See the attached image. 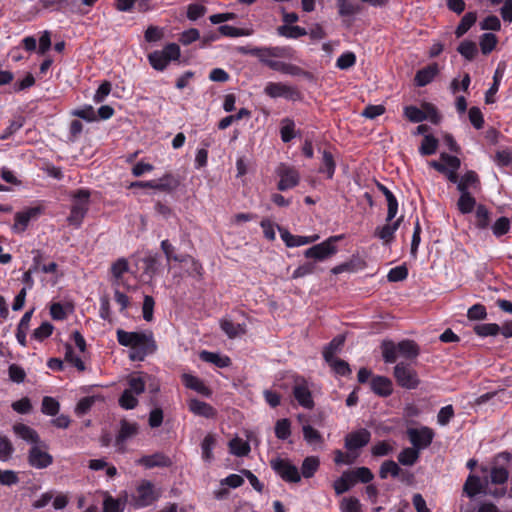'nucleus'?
Listing matches in <instances>:
<instances>
[{
  "label": "nucleus",
  "mask_w": 512,
  "mask_h": 512,
  "mask_svg": "<svg viewBox=\"0 0 512 512\" xmlns=\"http://www.w3.org/2000/svg\"><path fill=\"white\" fill-rule=\"evenodd\" d=\"M200 357L203 361L213 363L217 367L223 368L230 365V359L226 356H221L217 353L203 351L200 354Z\"/></svg>",
  "instance_id": "473e14b6"
},
{
  "label": "nucleus",
  "mask_w": 512,
  "mask_h": 512,
  "mask_svg": "<svg viewBox=\"0 0 512 512\" xmlns=\"http://www.w3.org/2000/svg\"><path fill=\"white\" fill-rule=\"evenodd\" d=\"M438 73L437 64L429 65L416 73L415 82L417 86L423 87L429 84Z\"/></svg>",
  "instance_id": "a878e982"
},
{
  "label": "nucleus",
  "mask_w": 512,
  "mask_h": 512,
  "mask_svg": "<svg viewBox=\"0 0 512 512\" xmlns=\"http://www.w3.org/2000/svg\"><path fill=\"white\" fill-rule=\"evenodd\" d=\"M278 33L287 38H298L308 34V32L300 26L288 25L278 27Z\"/></svg>",
  "instance_id": "49530a36"
},
{
  "label": "nucleus",
  "mask_w": 512,
  "mask_h": 512,
  "mask_svg": "<svg viewBox=\"0 0 512 512\" xmlns=\"http://www.w3.org/2000/svg\"><path fill=\"white\" fill-rule=\"evenodd\" d=\"M497 44V37L493 33H484L480 39V47L483 54H489Z\"/></svg>",
  "instance_id": "5fc2aeb1"
},
{
  "label": "nucleus",
  "mask_w": 512,
  "mask_h": 512,
  "mask_svg": "<svg viewBox=\"0 0 512 512\" xmlns=\"http://www.w3.org/2000/svg\"><path fill=\"white\" fill-rule=\"evenodd\" d=\"M229 446L231 453L236 456H246L250 451L249 444L240 438L232 439Z\"/></svg>",
  "instance_id": "de8ad7c7"
},
{
  "label": "nucleus",
  "mask_w": 512,
  "mask_h": 512,
  "mask_svg": "<svg viewBox=\"0 0 512 512\" xmlns=\"http://www.w3.org/2000/svg\"><path fill=\"white\" fill-rule=\"evenodd\" d=\"M476 19L477 15L475 12L466 13L455 30L456 36L458 38L463 36L474 25Z\"/></svg>",
  "instance_id": "2f4dec72"
},
{
  "label": "nucleus",
  "mask_w": 512,
  "mask_h": 512,
  "mask_svg": "<svg viewBox=\"0 0 512 512\" xmlns=\"http://www.w3.org/2000/svg\"><path fill=\"white\" fill-rule=\"evenodd\" d=\"M125 503V500L115 499L111 495H106L103 502V512H122Z\"/></svg>",
  "instance_id": "58836bf2"
},
{
  "label": "nucleus",
  "mask_w": 512,
  "mask_h": 512,
  "mask_svg": "<svg viewBox=\"0 0 512 512\" xmlns=\"http://www.w3.org/2000/svg\"><path fill=\"white\" fill-rule=\"evenodd\" d=\"M33 312H34V309H31V310L25 312L18 324V327H17L16 338H17L18 343L23 347H25L27 345L26 333L29 329V325H30V321H31Z\"/></svg>",
  "instance_id": "393cba45"
},
{
  "label": "nucleus",
  "mask_w": 512,
  "mask_h": 512,
  "mask_svg": "<svg viewBox=\"0 0 512 512\" xmlns=\"http://www.w3.org/2000/svg\"><path fill=\"white\" fill-rule=\"evenodd\" d=\"M487 484V480L482 481L480 477L470 474L464 483L463 491L468 497L473 498L480 493L486 494Z\"/></svg>",
  "instance_id": "dca6fc26"
},
{
  "label": "nucleus",
  "mask_w": 512,
  "mask_h": 512,
  "mask_svg": "<svg viewBox=\"0 0 512 512\" xmlns=\"http://www.w3.org/2000/svg\"><path fill=\"white\" fill-rule=\"evenodd\" d=\"M54 330V326L49 322H43L33 331L32 337L37 341H43L48 338Z\"/></svg>",
  "instance_id": "bf43d9fd"
},
{
  "label": "nucleus",
  "mask_w": 512,
  "mask_h": 512,
  "mask_svg": "<svg viewBox=\"0 0 512 512\" xmlns=\"http://www.w3.org/2000/svg\"><path fill=\"white\" fill-rule=\"evenodd\" d=\"M404 115L408 118L409 121L413 123H420L426 120V116L423 114L422 107L418 108L416 106H407L404 108Z\"/></svg>",
  "instance_id": "6e6d98bb"
},
{
  "label": "nucleus",
  "mask_w": 512,
  "mask_h": 512,
  "mask_svg": "<svg viewBox=\"0 0 512 512\" xmlns=\"http://www.w3.org/2000/svg\"><path fill=\"white\" fill-rule=\"evenodd\" d=\"M138 433V425L136 423H130L126 420L121 422L119 434L117 436L118 442H123L128 438L135 436Z\"/></svg>",
  "instance_id": "f704fd0d"
},
{
  "label": "nucleus",
  "mask_w": 512,
  "mask_h": 512,
  "mask_svg": "<svg viewBox=\"0 0 512 512\" xmlns=\"http://www.w3.org/2000/svg\"><path fill=\"white\" fill-rule=\"evenodd\" d=\"M90 192L80 189L74 195V203L67 221L70 225L79 227L88 211Z\"/></svg>",
  "instance_id": "7ed1b4c3"
},
{
  "label": "nucleus",
  "mask_w": 512,
  "mask_h": 512,
  "mask_svg": "<svg viewBox=\"0 0 512 512\" xmlns=\"http://www.w3.org/2000/svg\"><path fill=\"white\" fill-rule=\"evenodd\" d=\"M144 263V273L148 274L150 277H153L158 270L159 266V257L157 254H149L143 259Z\"/></svg>",
  "instance_id": "8fccbe9b"
},
{
  "label": "nucleus",
  "mask_w": 512,
  "mask_h": 512,
  "mask_svg": "<svg viewBox=\"0 0 512 512\" xmlns=\"http://www.w3.org/2000/svg\"><path fill=\"white\" fill-rule=\"evenodd\" d=\"M510 229V220L507 217H500L492 226L493 234L500 237L506 234Z\"/></svg>",
  "instance_id": "69168bd1"
},
{
  "label": "nucleus",
  "mask_w": 512,
  "mask_h": 512,
  "mask_svg": "<svg viewBox=\"0 0 512 512\" xmlns=\"http://www.w3.org/2000/svg\"><path fill=\"white\" fill-rule=\"evenodd\" d=\"M320 466V460L316 456H309L303 460L301 466V475L304 478H311Z\"/></svg>",
  "instance_id": "c85d7f7f"
},
{
  "label": "nucleus",
  "mask_w": 512,
  "mask_h": 512,
  "mask_svg": "<svg viewBox=\"0 0 512 512\" xmlns=\"http://www.w3.org/2000/svg\"><path fill=\"white\" fill-rule=\"evenodd\" d=\"M216 444V439L213 435L208 434L202 441L201 449H202V458L210 462L213 459L212 450Z\"/></svg>",
  "instance_id": "c03bdc74"
},
{
  "label": "nucleus",
  "mask_w": 512,
  "mask_h": 512,
  "mask_svg": "<svg viewBox=\"0 0 512 512\" xmlns=\"http://www.w3.org/2000/svg\"><path fill=\"white\" fill-rule=\"evenodd\" d=\"M188 408L193 414L207 419L216 416V410L210 404L195 398L188 401Z\"/></svg>",
  "instance_id": "6ab92c4d"
},
{
  "label": "nucleus",
  "mask_w": 512,
  "mask_h": 512,
  "mask_svg": "<svg viewBox=\"0 0 512 512\" xmlns=\"http://www.w3.org/2000/svg\"><path fill=\"white\" fill-rule=\"evenodd\" d=\"M335 161L329 151L324 150L322 154V165L319 169L320 173H326L327 177L331 179L335 172Z\"/></svg>",
  "instance_id": "c9c22d12"
},
{
  "label": "nucleus",
  "mask_w": 512,
  "mask_h": 512,
  "mask_svg": "<svg viewBox=\"0 0 512 512\" xmlns=\"http://www.w3.org/2000/svg\"><path fill=\"white\" fill-rule=\"evenodd\" d=\"M403 217H399L393 223L387 222V224L377 227L375 230V236L381 239L384 243H389L394 239V234L398 230Z\"/></svg>",
  "instance_id": "412c9836"
},
{
  "label": "nucleus",
  "mask_w": 512,
  "mask_h": 512,
  "mask_svg": "<svg viewBox=\"0 0 512 512\" xmlns=\"http://www.w3.org/2000/svg\"><path fill=\"white\" fill-rule=\"evenodd\" d=\"M264 92L271 98L295 99L298 96V92L293 87L280 82H269Z\"/></svg>",
  "instance_id": "f8f14e48"
},
{
  "label": "nucleus",
  "mask_w": 512,
  "mask_h": 512,
  "mask_svg": "<svg viewBox=\"0 0 512 512\" xmlns=\"http://www.w3.org/2000/svg\"><path fill=\"white\" fill-rule=\"evenodd\" d=\"M419 459V451L413 447L404 448L398 455V461L404 466H412Z\"/></svg>",
  "instance_id": "c756f323"
},
{
  "label": "nucleus",
  "mask_w": 512,
  "mask_h": 512,
  "mask_svg": "<svg viewBox=\"0 0 512 512\" xmlns=\"http://www.w3.org/2000/svg\"><path fill=\"white\" fill-rule=\"evenodd\" d=\"M272 469L286 482L298 483L301 474L298 468L287 459L276 458L271 460Z\"/></svg>",
  "instance_id": "423d86ee"
},
{
  "label": "nucleus",
  "mask_w": 512,
  "mask_h": 512,
  "mask_svg": "<svg viewBox=\"0 0 512 512\" xmlns=\"http://www.w3.org/2000/svg\"><path fill=\"white\" fill-rule=\"evenodd\" d=\"M138 465L144 466L147 469L154 467H169L172 464L171 459L163 453H155L152 455H145L136 461Z\"/></svg>",
  "instance_id": "f3484780"
},
{
  "label": "nucleus",
  "mask_w": 512,
  "mask_h": 512,
  "mask_svg": "<svg viewBox=\"0 0 512 512\" xmlns=\"http://www.w3.org/2000/svg\"><path fill=\"white\" fill-rule=\"evenodd\" d=\"M345 342L344 335H338L331 340V342L324 348L323 357L325 361H330L333 358H336L335 355L341 351Z\"/></svg>",
  "instance_id": "bb28decb"
},
{
  "label": "nucleus",
  "mask_w": 512,
  "mask_h": 512,
  "mask_svg": "<svg viewBox=\"0 0 512 512\" xmlns=\"http://www.w3.org/2000/svg\"><path fill=\"white\" fill-rule=\"evenodd\" d=\"M151 66L158 71L164 70L169 64V60L161 51H154L148 55Z\"/></svg>",
  "instance_id": "ea45409f"
},
{
  "label": "nucleus",
  "mask_w": 512,
  "mask_h": 512,
  "mask_svg": "<svg viewBox=\"0 0 512 512\" xmlns=\"http://www.w3.org/2000/svg\"><path fill=\"white\" fill-rule=\"evenodd\" d=\"M407 276H408V269L406 268V266L400 265V266L392 268L389 271V273L387 275V279L390 282H399V281L406 279Z\"/></svg>",
  "instance_id": "338daca9"
},
{
  "label": "nucleus",
  "mask_w": 512,
  "mask_h": 512,
  "mask_svg": "<svg viewBox=\"0 0 512 512\" xmlns=\"http://www.w3.org/2000/svg\"><path fill=\"white\" fill-rule=\"evenodd\" d=\"M457 50L467 60H473L478 52L476 43L468 40L461 42Z\"/></svg>",
  "instance_id": "09e8293b"
},
{
  "label": "nucleus",
  "mask_w": 512,
  "mask_h": 512,
  "mask_svg": "<svg viewBox=\"0 0 512 512\" xmlns=\"http://www.w3.org/2000/svg\"><path fill=\"white\" fill-rule=\"evenodd\" d=\"M354 485L349 471L344 472L340 478L334 482V490L337 495L347 492Z\"/></svg>",
  "instance_id": "79ce46f5"
},
{
  "label": "nucleus",
  "mask_w": 512,
  "mask_h": 512,
  "mask_svg": "<svg viewBox=\"0 0 512 512\" xmlns=\"http://www.w3.org/2000/svg\"><path fill=\"white\" fill-rule=\"evenodd\" d=\"M248 116H250V111L247 110L246 108H241L237 114L229 115V116H226L223 119H221L220 122L218 123V128L221 130H224V129L228 128L234 121H238V120L242 119L243 117H248Z\"/></svg>",
  "instance_id": "603ef678"
},
{
  "label": "nucleus",
  "mask_w": 512,
  "mask_h": 512,
  "mask_svg": "<svg viewBox=\"0 0 512 512\" xmlns=\"http://www.w3.org/2000/svg\"><path fill=\"white\" fill-rule=\"evenodd\" d=\"M136 505L146 507L159 498V493L154 489L152 482L143 480L137 487Z\"/></svg>",
  "instance_id": "9d476101"
},
{
  "label": "nucleus",
  "mask_w": 512,
  "mask_h": 512,
  "mask_svg": "<svg viewBox=\"0 0 512 512\" xmlns=\"http://www.w3.org/2000/svg\"><path fill=\"white\" fill-rule=\"evenodd\" d=\"M394 377L398 385L406 389H415L419 384L416 371L404 362L396 364L394 367Z\"/></svg>",
  "instance_id": "0eeeda50"
},
{
  "label": "nucleus",
  "mask_w": 512,
  "mask_h": 512,
  "mask_svg": "<svg viewBox=\"0 0 512 512\" xmlns=\"http://www.w3.org/2000/svg\"><path fill=\"white\" fill-rule=\"evenodd\" d=\"M437 147L438 140L432 135H425L419 148V152L424 156L432 155L436 152Z\"/></svg>",
  "instance_id": "a19ab883"
},
{
  "label": "nucleus",
  "mask_w": 512,
  "mask_h": 512,
  "mask_svg": "<svg viewBox=\"0 0 512 512\" xmlns=\"http://www.w3.org/2000/svg\"><path fill=\"white\" fill-rule=\"evenodd\" d=\"M326 362L332 368V370L340 376H347L351 374L349 364L342 359L336 357Z\"/></svg>",
  "instance_id": "a18cd8bd"
},
{
  "label": "nucleus",
  "mask_w": 512,
  "mask_h": 512,
  "mask_svg": "<svg viewBox=\"0 0 512 512\" xmlns=\"http://www.w3.org/2000/svg\"><path fill=\"white\" fill-rule=\"evenodd\" d=\"M370 438L371 433L367 429L357 430L345 437V447L349 451L360 449L369 443Z\"/></svg>",
  "instance_id": "4468645a"
},
{
  "label": "nucleus",
  "mask_w": 512,
  "mask_h": 512,
  "mask_svg": "<svg viewBox=\"0 0 512 512\" xmlns=\"http://www.w3.org/2000/svg\"><path fill=\"white\" fill-rule=\"evenodd\" d=\"M371 389L379 396H389L392 393V381L384 376H376L371 380Z\"/></svg>",
  "instance_id": "b1692460"
},
{
  "label": "nucleus",
  "mask_w": 512,
  "mask_h": 512,
  "mask_svg": "<svg viewBox=\"0 0 512 512\" xmlns=\"http://www.w3.org/2000/svg\"><path fill=\"white\" fill-rule=\"evenodd\" d=\"M125 390L137 397L145 391V382L141 377H131Z\"/></svg>",
  "instance_id": "680f3d73"
},
{
  "label": "nucleus",
  "mask_w": 512,
  "mask_h": 512,
  "mask_svg": "<svg viewBox=\"0 0 512 512\" xmlns=\"http://www.w3.org/2000/svg\"><path fill=\"white\" fill-rule=\"evenodd\" d=\"M293 395L297 402L304 408L311 409L314 406L311 392L306 381L297 377L293 386Z\"/></svg>",
  "instance_id": "9b49d317"
},
{
  "label": "nucleus",
  "mask_w": 512,
  "mask_h": 512,
  "mask_svg": "<svg viewBox=\"0 0 512 512\" xmlns=\"http://www.w3.org/2000/svg\"><path fill=\"white\" fill-rule=\"evenodd\" d=\"M382 356L386 363H395L398 357L414 359L419 355V347L412 340H403L395 343L391 340H384L381 344Z\"/></svg>",
  "instance_id": "f03ea898"
},
{
  "label": "nucleus",
  "mask_w": 512,
  "mask_h": 512,
  "mask_svg": "<svg viewBox=\"0 0 512 512\" xmlns=\"http://www.w3.org/2000/svg\"><path fill=\"white\" fill-rule=\"evenodd\" d=\"M129 270V264L125 258H120L111 266V272L117 282L122 278L123 274Z\"/></svg>",
  "instance_id": "052dcab7"
},
{
  "label": "nucleus",
  "mask_w": 512,
  "mask_h": 512,
  "mask_svg": "<svg viewBox=\"0 0 512 512\" xmlns=\"http://www.w3.org/2000/svg\"><path fill=\"white\" fill-rule=\"evenodd\" d=\"M349 474H350L354 484L358 481H360L362 483H369L374 478L373 473L367 467L356 468L355 470L350 471Z\"/></svg>",
  "instance_id": "37998d69"
},
{
  "label": "nucleus",
  "mask_w": 512,
  "mask_h": 512,
  "mask_svg": "<svg viewBox=\"0 0 512 512\" xmlns=\"http://www.w3.org/2000/svg\"><path fill=\"white\" fill-rule=\"evenodd\" d=\"M218 30L222 35L228 37L249 36L252 34L251 30L236 28L230 25H222Z\"/></svg>",
  "instance_id": "13d9d810"
},
{
  "label": "nucleus",
  "mask_w": 512,
  "mask_h": 512,
  "mask_svg": "<svg viewBox=\"0 0 512 512\" xmlns=\"http://www.w3.org/2000/svg\"><path fill=\"white\" fill-rule=\"evenodd\" d=\"M316 270H317V265L315 262H307V263L300 265L299 267H297L294 270V272L292 274V278L293 279L302 278L307 275H311V274L315 273Z\"/></svg>",
  "instance_id": "e2e57ef3"
},
{
  "label": "nucleus",
  "mask_w": 512,
  "mask_h": 512,
  "mask_svg": "<svg viewBox=\"0 0 512 512\" xmlns=\"http://www.w3.org/2000/svg\"><path fill=\"white\" fill-rule=\"evenodd\" d=\"M288 55V50L284 47H258L256 56L261 63L268 65L272 58H283Z\"/></svg>",
  "instance_id": "a211bd4d"
},
{
  "label": "nucleus",
  "mask_w": 512,
  "mask_h": 512,
  "mask_svg": "<svg viewBox=\"0 0 512 512\" xmlns=\"http://www.w3.org/2000/svg\"><path fill=\"white\" fill-rule=\"evenodd\" d=\"M457 206L461 213L467 214L472 212L475 207L476 200L469 192H460Z\"/></svg>",
  "instance_id": "72a5a7b5"
},
{
  "label": "nucleus",
  "mask_w": 512,
  "mask_h": 512,
  "mask_svg": "<svg viewBox=\"0 0 512 512\" xmlns=\"http://www.w3.org/2000/svg\"><path fill=\"white\" fill-rule=\"evenodd\" d=\"M133 187H148L152 189L162 190V191H171L178 186V181L173 178L171 175H165L163 178L159 180H151V181H139L132 184Z\"/></svg>",
  "instance_id": "2eb2a0df"
},
{
  "label": "nucleus",
  "mask_w": 512,
  "mask_h": 512,
  "mask_svg": "<svg viewBox=\"0 0 512 512\" xmlns=\"http://www.w3.org/2000/svg\"><path fill=\"white\" fill-rule=\"evenodd\" d=\"M278 177L280 178L277 188L280 191H286L298 185L300 181V175L298 171L285 164H280L276 170Z\"/></svg>",
  "instance_id": "1a4fd4ad"
},
{
  "label": "nucleus",
  "mask_w": 512,
  "mask_h": 512,
  "mask_svg": "<svg viewBox=\"0 0 512 512\" xmlns=\"http://www.w3.org/2000/svg\"><path fill=\"white\" fill-rule=\"evenodd\" d=\"M27 460L29 465L36 469H45L53 463V457L48 453V445L43 441L31 446Z\"/></svg>",
  "instance_id": "39448f33"
},
{
  "label": "nucleus",
  "mask_w": 512,
  "mask_h": 512,
  "mask_svg": "<svg viewBox=\"0 0 512 512\" xmlns=\"http://www.w3.org/2000/svg\"><path fill=\"white\" fill-rule=\"evenodd\" d=\"M182 380L184 385L191 389L196 391L197 393L209 397L211 395V390L204 384V382L191 374H183Z\"/></svg>",
  "instance_id": "4be33fe9"
},
{
  "label": "nucleus",
  "mask_w": 512,
  "mask_h": 512,
  "mask_svg": "<svg viewBox=\"0 0 512 512\" xmlns=\"http://www.w3.org/2000/svg\"><path fill=\"white\" fill-rule=\"evenodd\" d=\"M41 214V209L39 207H31L24 211L17 212L15 214V223L13 225V230L17 233L24 232L28 227V224L31 220H35Z\"/></svg>",
  "instance_id": "ddd939ff"
},
{
  "label": "nucleus",
  "mask_w": 512,
  "mask_h": 512,
  "mask_svg": "<svg viewBox=\"0 0 512 512\" xmlns=\"http://www.w3.org/2000/svg\"><path fill=\"white\" fill-rule=\"evenodd\" d=\"M476 226L479 229H486L490 224V213L484 205H479L476 209Z\"/></svg>",
  "instance_id": "864d4df0"
},
{
  "label": "nucleus",
  "mask_w": 512,
  "mask_h": 512,
  "mask_svg": "<svg viewBox=\"0 0 512 512\" xmlns=\"http://www.w3.org/2000/svg\"><path fill=\"white\" fill-rule=\"evenodd\" d=\"M474 332L481 337L496 336L500 332V326L495 323H483L474 326Z\"/></svg>",
  "instance_id": "4c0bfd02"
},
{
  "label": "nucleus",
  "mask_w": 512,
  "mask_h": 512,
  "mask_svg": "<svg viewBox=\"0 0 512 512\" xmlns=\"http://www.w3.org/2000/svg\"><path fill=\"white\" fill-rule=\"evenodd\" d=\"M341 239H343V235L331 236L327 240L306 249L304 256L315 261H324L336 254L337 247L335 243Z\"/></svg>",
  "instance_id": "20e7f679"
},
{
  "label": "nucleus",
  "mask_w": 512,
  "mask_h": 512,
  "mask_svg": "<svg viewBox=\"0 0 512 512\" xmlns=\"http://www.w3.org/2000/svg\"><path fill=\"white\" fill-rule=\"evenodd\" d=\"M13 432L22 440L30 443L32 446L40 443L42 440L40 439L38 433L33 428L23 424L16 423L13 425Z\"/></svg>",
  "instance_id": "aec40b11"
},
{
  "label": "nucleus",
  "mask_w": 512,
  "mask_h": 512,
  "mask_svg": "<svg viewBox=\"0 0 512 512\" xmlns=\"http://www.w3.org/2000/svg\"><path fill=\"white\" fill-rule=\"evenodd\" d=\"M117 340L120 345L130 347L129 358L132 361H143L157 348L151 332H127L118 329Z\"/></svg>",
  "instance_id": "f257e3e1"
},
{
  "label": "nucleus",
  "mask_w": 512,
  "mask_h": 512,
  "mask_svg": "<svg viewBox=\"0 0 512 512\" xmlns=\"http://www.w3.org/2000/svg\"><path fill=\"white\" fill-rule=\"evenodd\" d=\"M220 327L222 331L230 338H237L246 333V324L245 323H234L229 319H222L220 321Z\"/></svg>",
  "instance_id": "5701e85b"
},
{
  "label": "nucleus",
  "mask_w": 512,
  "mask_h": 512,
  "mask_svg": "<svg viewBox=\"0 0 512 512\" xmlns=\"http://www.w3.org/2000/svg\"><path fill=\"white\" fill-rule=\"evenodd\" d=\"M303 437L308 444H319L323 442V438L318 430L311 425H304L302 428Z\"/></svg>",
  "instance_id": "3c124183"
},
{
  "label": "nucleus",
  "mask_w": 512,
  "mask_h": 512,
  "mask_svg": "<svg viewBox=\"0 0 512 512\" xmlns=\"http://www.w3.org/2000/svg\"><path fill=\"white\" fill-rule=\"evenodd\" d=\"M14 451L13 445L8 437L0 435V460L8 461Z\"/></svg>",
  "instance_id": "4d7b16f0"
},
{
  "label": "nucleus",
  "mask_w": 512,
  "mask_h": 512,
  "mask_svg": "<svg viewBox=\"0 0 512 512\" xmlns=\"http://www.w3.org/2000/svg\"><path fill=\"white\" fill-rule=\"evenodd\" d=\"M407 436L410 443L412 444V447L420 452L432 443L434 432L429 427H422L420 429L408 428Z\"/></svg>",
  "instance_id": "6e6552de"
},
{
  "label": "nucleus",
  "mask_w": 512,
  "mask_h": 512,
  "mask_svg": "<svg viewBox=\"0 0 512 512\" xmlns=\"http://www.w3.org/2000/svg\"><path fill=\"white\" fill-rule=\"evenodd\" d=\"M336 5L340 16H353L360 12L361 7L354 0H337Z\"/></svg>",
  "instance_id": "cd10ccee"
},
{
  "label": "nucleus",
  "mask_w": 512,
  "mask_h": 512,
  "mask_svg": "<svg viewBox=\"0 0 512 512\" xmlns=\"http://www.w3.org/2000/svg\"><path fill=\"white\" fill-rule=\"evenodd\" d=\"M401 468L393 460H387L382 463L379 471V476L382 479H386L390 474L392 477H398L400 475Z\"/></svg>",
  "instance_id": "e433bc0d"
},
{
  "label": "nucleus",
  "mask_w": 512,
  "mask_h": 512,
  "mask_svg": "<svg viewBox=\"0 0 512 512\" xmlns=\"http://www.w3.org/2000/svg\"><path fill=\"white\" fill-rule=\"evenodd\" d=\"M479 179L474 171L466 172L458 182L457 188L460 192H468L469 187H477Z\"/></svg>",
  "instance_id": "7c9ffc66"
},
{
  "label": "nucleus",
  "mask_w": 512,
  "mask_h": 512,
  "mask_svg": "<svg viewBox=\"0 0 512 512\" xmlns=\"http://www.w3.org/2000/svg\"><path fill=\"white\" fill-rule=\"evenodd\" d=\"M356 62V56L352 52L341 54L336 62V66L341 70H346L352 67Z\"/></svg>",
  "instance_id": "774afa93"
},
{
  "label": "nucleus",
  "mask_w": 512,
  "mask_h": 512,
  "mask_svg": "<svg viewBox=\"0 0 512 512\" xmlns=\"http://www.w3.org/2000/svg\"><path fill=\"white\" fill-rule=\"evenodd\" d=\"M41 411L44 414L54 416L59 411V403L54 398L45 396L42 400Z\"/></svg>",
  "instance_id": "0e129e2a"
}]
</instances>
